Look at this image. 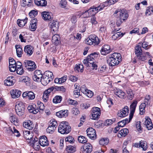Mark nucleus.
I'll use <instances>...</instances> for the list:
<instances>
[{
  "instance_id": "f257e3e1",
  "label": "nucleus",
  "mask_w": 153,
  "mask_h": 153,
  "mask_svg": "<svg viewBox=\"0 0 153 153\" xmlns=\"http://www.w3.org/2000/svg\"><path fill=\"white\" fill-rule=\"evenodd\" d=\"M121 61V57L120 53H114L109 55L107 62L111 66L117 65Z\"/></svg>"
},
{
  "instance_id": "f03ea898",
  "label": "nucleus",
  "mask_w": 153,
  "mask_h": 153,
  "mask_svg": "<svg viewBox=\"0 0 153 153\" xmlns=\"http://www.w3.org/2000/svg\"><path fill=\"white\" fill-rule=\"evenodd\" d=\"M67 124L68 122H61L58 127V132L61 134H68L71 131V127Z\"/></svg>"
},
{
  "instance_id": "7ed1b4c3",
  "label": "nucleus",
  "mask_w": 153,
  "mask_h": 153,
  "mask_svg": "<svg viewBox=\"0 0 153 153\" xmlns=\"http://www.w3.org/2000/svg\"><path fill=\"white\" fill-rule=\"evenodd\" d=\"M15 109L18 115L19 116H22L24 114L25 105L22 102H18L15 105Z\"/></svg>"
},
{
  "instance_id": "20e7f679",
  "label": "nucleus",
  "mask_w": 153,
  "mask_h": 153,
  "mask_svg": "<svg viewBox=\"0 0 153 153\" xmlns=\"http://www.w3.org/2000/svg\"><path fill=\"white\" fill-rule=\"evenodd\" d=\"M24 65L26 69L29 71H33L36 68V66L35 62L31 60H25L24 62Z\"/></svg>"
},
{
  "instance_id": "39448f33",
  "label": "nucleus",
  "mask_w": 153,
  "mask_h": 153,
  "mask_svg": "<svg viewBox=\"0 0 153 153\" xmlns=\"http://www.w3.org/2000/svg\"><path fill=\"white\" fill-rule=\"evenodd\" d=\"M101 114L100 109L98 107H93L92 109V119L96 120Z\"/></svg>"
},
{
  "instance_id": "423d86ee",
  "label": "nucleus",
  "mask_w": 153,
  "mask_h": 153,
  "mask_svg": "<svg viewBox=\"0 0 153 153\" xmlns=\"http://www.w3.org/2000/svg\"><path fill=\"white\" fill-rule=\"evenodd\" d=\"M114 13L117 14V15H119V16L118 17L123 20L126 19L128 17V14L126 11L117 10L115 11Z\"/></svg>"
},
{
  "instance_id": "0eeeda50",
  "label": "nucleus",
  "mask_w": 153,
  "mask_h": 153,
  "mask_svg": "<svg viewBox=\"0 0 153 153\" xmlns=\"http://www.w3.org/2000/svg\"><path fill=\"white\" fill-rule=\"evenodd\" d=\"M49 26L51 30L54 32H56L59 28V23L56 21H51L49 23Z\"/></svg>"
},
{
  "instance_id": "6e6552de",
  "label": "nucleus",
  "mask_w": 153,
  "mask_h": 153,
  "mask_svg": "<svg viewBox=\"0 0 153 153\" xmlns=\"http://www.w3.org/2000/svg\"><path fill=\"white\" fill-rule=\"evenodd\" d=\"M128 107L127 106H126L122 109L118 111L117 115L119 117H123L128 115Z\"/></svg>"
},
{
  "instance_id": "1a4fd4ad",
  "label": "nucleus",
  "mask_w": 153,
  "mask_h": 153,
  "mask_svg": "<svg viewBox=\"0 0 153 153\" xmlns=\"http://www.w3.org/2000/svg\"><path fill=\"white\" fill-rule=\"evenodd\" d=\"M22 96L23 98H26L29 100H32L35 98L34 93L31 91H26L23 93Z\"/></svg>"
},
{
  "instance_id": "9d476101",
  "label": "nucleus",
  "mask_w": 153,
  "mask_h": 153,
  "mask_svg": "<svg viewBox=\"0 0 153 153\" xmlns=\"http://www.w3.org/2000/svg\"><path fill=\"white\" fill-rule=\"evenodd\" d=\"M137 103V101L135 100L133 101L130 105V120L133 117Z\"/></svg>"
},
{
  "instance_id": "9b49d317",
  "label": "nucleus",
  "mask_w": 153,
  "mask_h": 153,
  "mask_svg": "<svg viewBox=\"0 0 153 153\" xmlns=\"http://www.w3.org/2000/svg\"><path fill=\"white\" fill-rule=\"evenodd\" d=\"M92 150V145L89 143L84 144L82 150L83 153H91Z\"/></svg>"
},
{
  "instance_id": "f8f14e48",
  "label": "nucleus",
  "mask_w": 153,
  "mask_h": 153,
  "mask_svg": "<svg viewBox=\"0 0 153 153\" xmlns=\"http://www.w3.org/2000/svg\"><path fill=\"white\" fill-rule=\"evenodd\" d=\"M33 48L30 45H27L25 47L24 51L28 56H30L33 53Z\"/></svg>"
},
{
  "instance_id": "ddd939ff",
  "label": "nucleus",
  "mask_w": 153,
  "mask_h": 153,
  "mask_svg": "<svg viewBox=\"0 0 153 153\" xmlns=\"http://www.w3.org/2000/svg\"><path fill=\"white\" fill-rule=\"evenodd\" d=\"M39 142L40 143V145L42 146H47L49 144L48 139L47 137L44 135L40 137Z\"/></svg>"
},
{
  "instance_id": "4468645a",
  "label": "nucleus",
  "mask_w": 153,
  "mask_h": 153,
  "mask_svg": "<svg viewBox=\"0 0 153 153\" xmlns=\"http://www.w3.org/2000/svg\"><path fill=\"white\" fill-rule=\"evenodd\" d=\"M11 95L13 98H17L19 97L21 94V92L17 89H13L10 91Z\"/></svg>"
},
{
  "instance_id": "2eb2a0df",
  "label": "nucleus",
  "mask_w": 153,
  "mask_h": 153,
  "mask_svg": "<svg viewBox=\"0 0 153 153\" xmlns=\"http://www.w3.org/2000/svg\"><path fill=\"white\" fill-rule=\"evenodd\" d=\"M37 21L36 19L34 18L30 21L29 28L31 31H35L37 28Z\"/></svg>"
},
{
  "instance_id": "dca6fc26",
  "label": "nucleus",
  "mask_w": 153,
  "mask_h": 153,
  "mask_svg": "<svg viewBox=\"0 0 153 153\" xmlns=\"http://www.w3.org/2000/svg\"><path fill=\"white\" fill-rule=\"evenodd\" d=\"M23 126L24 127L29 130L32 129L34 127L33 122L30 120L24 122Z\"/></svg>"
},
{
  "instance_id": "f3484780",
  "label": "nucleus",
  "mask_w": 153,
  "mask_h": 153,
  "mask_svg": "<svg viewBox=\"0 0 153 153\" xmlns=\"http://www.w3.org/2000/svg\"><path fill=\"white\" fill-rule=\"evenodd\" d=\"M144 123L145 125L148 130H150L152 128L153 125L151 119L149 117H146V120Z\"/></svg>"
},
{
  "instance_id": "a211bd4d",
  "label": "nucleus",
  "mask_w": 153,
  "mask_h": 153,
  "mask_svg": "<svg viewBox=\"0 0 153 153\" xmlns=\"http://www.w3.org/2000/svg\"><path fill=\"white\" fill-rule=\"evenodd\" d=\"M110 46L108 45L103 46L101 50V53L103 55H106L110 52Z\"/></svg>"
},
{
  "instance_id": "6ab92c4d",
  "label": "nucleus",
  "mask_w": 153,
  "mask_h": 153,
  "mask_svg": "<svg viewBox=\"0 0 153 153\" xmlns=\"http://www.w3.org/2000/svg\"><path fill=\"white\" fill-rule=\"evenodd\" d=\"M68 111L67 110H61L56 113V115L60 118L66 117L68 116Z\"/></svg>"
},
{
  "instance_id": "aec40b11",
  "label": "nucleus",
  "mask_w": 153,
  "mask_h": 153,
  "mask_svg": "<svg viewBox=\"0 0 153 153\" xmlns=\"http://www.w3.org/2000/svg\"><path fill=\"white\" fill-rule=\"evenodd\" d=\"M114 94L120 98H124L125 97V94L122 90L116 89L114 91Z\"/></svg>"
},
{
  "instance_id": "412c9836",
  "label": "nucleus",
  "mask_w": 153,
  "mask_h": 153,
  "mask_svg": "<svg viewBox=\"0 0 153 153\" xmlns=\"http://www.w3.org/2000/svg\"><path fill=\"white\" fill-rule=\"evenodd\" d=\"M52 42L56 45H58L60 42L59 35L58 34H55L52 37Z\"/></svg>"
},
{
  "instance_id": "4be33fe9",
  "label": "nucleus",
  "mask_w": 153,
  "mask_h": 153,
  "mask_svg": "<svg viewBox=\"0 0 153 153\" xmlns=\"http://www.w3.org/2000/svg\"><path fill=\"white\" fill-rule=\"evenodd\" d=\"M43 19L45 20H50L52 18V15L51 13L43 12L42 13Z\"/></svg>"
},
{
  "instance_id": "5701e85b",
  "label": "nucleus",
  "mask_w": 153,
  "mask_h": 153,
  "mask_svg": "<svg viewBox=\"0 0 153 153\" xmlns=\"http://www.w3.org/2000/svg\"><path fill=\"white\" fill-rule=\"evenodd\" d=\"M91 39L94 45H98L100 42V40L99 38L95 35H91Z\"/></svg>"
},
{
  "instance_id": "b1692460",
  "label": "nucleus",
  "mask_w": 153,
  "mask_h": 153,
  "mask_svg": "<svg viewBox=\"0 0 153 153\" xmlns=\"http://www.w3.org/2000/svg\"><path fill=\"white\" fill-rule=\"evenodd\" d=\"M14 79V77L11 76L8 77L7 78V79L4 80L5 84L7 85L10 86L13 85L14 82L13 81Z\"/></svg>"
},
{
  "instance_id": "393cba45",
  "label": "nucleus",
  "mask_w": 153,
  "mask_h": 153,
  "mask_svg": "<svg viewBox=\"0 0 153 153\" xmlns=\"http://www.w3.org/2000/svg\"><path fill=\"white\" fill-rule=\"evenodd\" d=\"M34 2L36 5L42 7L45 6L47 4V2L45 0H34Z\"/></svg>"
},
{
  "instance_id": "a878e982",
  "label": "nucleus",
  "mask_w": 153,
  "mask_h": 153,
  "mask_svg": "<svg viewBox=\"0 0 153 153\" xmlns=\"http://www.w3.org/2000/svg\"><path fill=\"white\" fill-rule=\"evenodd\" d=\"M32 0H22L21 5L23 7H30L32 4Z\"/></svg>"
},
{
  "instance_id": "bb28decb",
  "label": "nucleus",
  "mask_w": 153,
  "mask_h": 153,
  "mask_svg": "<svg viewBox=\"0 0 153 153\" xmlns=\"http://www.w3.org/2000/svg\"><path fill=\"white\" fill-rule=\"evenodd\" d=\"M135 53L137 57H139L140 55H142V51L140 45H137L135 47Z\"/></svg>"
},
{
  "instance_id": "cd10ccee",
  "label": "nucleus",
  "mask_w": 153,
  "mask_h": 153,
  "mask_svg": "<svg viewBox=\"0 0 153 153\" xmlns=\"http://www.w3.org/2000/svg\"><path fill=\"white\" fill-rule=\"evenodd\" d=\"M15 47L17 56L19 57H21L23 52L22 48L20 47L19 45H16Z\"/></svg>"
},
{
  "instance_id": "c85d7f7f",
  "label": "nucleus",
  "mask_w": 153,
  "mask_h": 153,
  "mask_svg": "<svg viewBox=\"0 0 153 153\" xmlns=\"http://www.w3.org/2000/svg\"><path fill=\"white\" fill-rule=\"evenodd\" d=\"M51 81L50 79H48L47 76H44L42 77L40 82L41 83L44 85H47Z\"/></svg>"
},
{
  "instance_id": "c756f323",
  "label": "nucleus",
  "mask_w": 153,
  "mask_h": 153,
  "mask_svg": "<svg viewBox=\"0 0 153 153\" xmlns=\"http://www.w3.org/2000/svg\"><path fill=\"white\" fill-rule=\"evenodd\" d=\"M109 141V139L106 137L102 138L100 140L99 143L101 145L104 146L107 145Z\"/></svg>"
},
{
  "instance_id": "7c9ffc66",
  "label": "nucleus",
  "mask_w": 153,
  "mask_h": 153,
  "mask_svg": "<svg viewBox=\"0 0 153 153\" xmlns=\"http://www.w3.org/2000/svg\"><path fill=\"white\" fill-rule=\"evenodd\" d=\"M30 146L33 147V148L36 151L39 150L40 148V143L39 142L35 143H31L30 144Z\"/></svg>"
},
{
  "instance_id": "2f4dec72",
  "label": "nucleus",
  "mask_w": 153,
  "mask_h": 153,
  "mask_svg": "<svg viewBox=\"0 0 153 153\" xmlns=\"http://www.w3.org/2000/svg\"><path fill=\"white\" fill-rule=\"evenodd\" d=\"M96 55L95 53H91L88 56L87 59L89 61L90 64L93 63L95 61L94 58H95V55Z\"/></svg>"
},
{
  "instance_id": "473e14b6",
  "label": "nucleus",
  "mask_w": 153,
  "mask_h": 153,
  "mask_svg": "<svg viewBox=\"0 0 153 153\" xmlns=\"http://www.w3.org/2000/svg\"><path fill=\"white\" fill-rule=\"evenodd\" d=\"M27 18H26L24 20H18L17 21L18 25L20 27H23L27 22Z\"/></svg>"
},
{
  "instance_id": "72a5a7b5",
  "label": "nucleus",
  "mask_w": 153,
  "mask_h": 153,
  "mask_svg": "<svg viewBox=\"0 0 153 153\" xmlns=\"http://www.w3.org/2000/svg\"><path fill=\"white\" fill-rule=\"evenodd\" d=\"M20 81L25 83L27 85H29L30 82V78L27 76H23L20 79Z\"/></svg>"
},
{
  "instance_id": "f704fd0d",
  "label": "nucleus",
  "mask_w": 153,
  "mask_h": 153,
  "mask_svg": "<svg viewBox=\"0 0 153 153\" xmlns=\"http://www.w3.org/2000/svg\"><path fill=\"white\" fill-rule=\"evenodd\" d=\"M125 34V33H121L120 32L116 33L113 35L112 37V38L113 40H116L119 37H122Z\"/></svg>"
},
{
  "instance_id": "c9c22d12",
  "label": "nucleus",
  "mask_w": 153,
  "mask_h": 153,
  "mask_svg": "<svg viewBox=\"0 0 153 153\" xmlns=\"http://www.w3.org/2000/svg\"><path fill=\"white\" fill-rule=\"evenodd\" d=\"M88 13L89 15V16H94L96 13H97L98 11L95 9L94 7L91 8L88 10Z\"/></svg>"
},
{
  "instance_id": "e433bc0d",
  "label": "nucleus",
  "mask_w": 153,
  "mask_h": 153,
  "mask_svg": "<svg viewBox=\"0 0 153 153\" xmlns=\"http://www.w3.org/2000/svg\"><path fill=\"white\" fill-rule=\"evenodd\" d=\"M43 76H45V77L47 76L48 78L50 79L51 80H52L53 78L52 72L49 71L45 72Z\"/></svg>"
},
{
  "instance_id": "4c0bfd02",
  "label": "nucleus",
  "mask_w": 153,
  "mask_h": 153,
  "mask_svg": "<svg viewBox=\"0 0 153 153\" xmlns=\"http://www.w3.org/2000/svg\"><path fill=\"white\" fill-rule=\"evenodd\" d=\"M83 66L82 64H79V65H76L74 69L77 72H82L83 71Z\"/></svg>"
},
{
  "instance_id": "58836bf2",
  "label": "nucleus",
  "mask_w": 153,
  "mask_h": 153,
  "mask_svg": "<svg viewBox=\"0 0 153 153\" xmlns=\"http://www.w3.org/2000/svg\"><path fill=\"white\" fill-rule=\"evenodd\" d=\"M27 109L30 112L33 113L34 114H36L39 111V109L37 108H35L33 105L28 106Z\"/></svg>"
},
{
  "instance_id": "ea45409f",
  "label": "nucleus",
  "mask_w": 153,
  "mask_h": 153,
  "mask_svg": "<svg viewBox=\"0 0 153 153\" xmlns=\"http://www.w3.org/2000/svg\"><path fill=\"white\" fill-rule=\"evenodd\" d=\"M66 150L68 153H73L76 151V148L73 146L69 145L67 146Z\"/></svg>"
},
{
  "instance_id": "a19ab883",
  "label": "nucleus",
  "mask_w": 153,
  "mask_h": 153,
  "mask_svg": "<svg viewBox=\"0 0 153 153\" xmlns=\"http://www.w3.org/2000/svg\"><path fill=\"white\" fill-rule=\"evenodd\" d=\"M140 146L143 149V150L145 151L147 149V144L144 141H141L140 142Z\"/></svg>"
},
{
  "instance_id": "79ce46f5",
  "label": "nucleus",
  "mask_w": 153,
  "mask_h": 153,
  "mask_svg": "<svg viewBox=\"0 0 153 153\" xmlns=\"http://www.w3.org/2000/svg\"><path fill=\"white\" fill-rule=\"evenodd\" d=\"M78 140L79 143H85L87 142V140L85 137L82 136H80L78 137Z\"/></svg>"
},
{
  "instance_id": "37998d69",
  "label": "nucleus",
  "mask_w": 153,
  "mask_h": 153,
  "mask_svg": "<svg viewBox=\"0 0 153 153\" xmlns=\"http://www.w3.org/2000/svg\"><path fill=\"white\" fill-rule=\"evenodd\" d=\"M62 97L60 96H56L53 99L54 103H57L60 102L62 100Z\"/></svg>"
},
{
  "instance_id": "c03bdc74",
  "label": "nucleus",
  "mask_w": 153,
  "mask_h": 153,
  "mask_svg": "<svg viewBox=\"0 0 153 153\" xmlns=\"http://www.w3.org/2000/svg\"><path fill=\"white\" fill-rule=\"evenodd\" d=\"M153 12V7H148L145 12V15L148 16H150Z\"/></svg>"
},
{
  "instance_id": "a18cd8bd",
  "label": "nucleus",
  "mask_w": 153,
  "mask_h": 153,
  "mask_svg": "<svg viewBox=\"0 0 153 153\" xmlns=\"http://www.w3.org/2000/svg\"><path fill=\"white\" fill-rule=\"evenodd\" d=\"M37 108L38 109L41 110H43L45 108V106L44 105V104L41 102L38 101L37 102Z\"/></svg>"
},
{
  "instance_id": "49530a36",
  "label": "nucleus",
  "mask_w": 153,
  "mask_h": 153,
  "mask_svg": "<svg viewBox=\"0 0 153 153\" xmlns=\"http://www.w3.org/2000/svg\"><path fill=\"white\" fill-rule=\"evenodd\" d=\"M55 90L54 91H60L62 93L65 92L66 89L63 86H55Z\"/></svg>"
},
{
  "instance_id": "de8ad7c7",
  "label": "nucleus",
  "mask_w": 153,
  "mask_h": 153,
  "mask_svg": "<svg viewBox=\"0 0 153 153\" xmlns=\"http://www.w3.org/2000/svg\"><path fill=\"white\" fill-rule=\"evenodd\" d=\"M84 94L89 98H91L93 95V93L92 91L86 89H85Z\"/></svg>"
},
{
  "instance_id": "09e8293b",
  "label": "nucleus",
  "mask_w": 153,
  "mask_h": 153,
  "mask_svg": "<svg viewBox=\"0 0 153 153\" xmlns=\"http://www.w3.org/2000/svg\"><path fill=\"white\" fill-rule=\"evenodd\" d=\"M57 126V122L55 120V119H52L50 121L49 126L53 127H54L56 128Z\"/></svg>"
},
{
  "instance_id": "8fccbe9b",
  "label": "nucleus",
  "mask_w": 153,
  "mask_h": 153,
  "mask_svg": "<svg viewBox=\"0 0 153 153\" xmlns=\"http://www.w3.org/2000/svg\"><path fill=\"white\" fill-rule=\"evenodd\" d=\"M65 142H68L71 143H73L75 142V140L74 138L71 136H69L66 137L65 139Z\"/></svg>"
},
{
  "instance_id": "3c124183",
  "label": "nucleus",
  "mask_w": 153,
  "mask_h": 153,
  "mask_svg": "<svg viewBox=\"0 0 153 153\" xmlns=\"http://www.w3.org/2000/svg\"><path fill=\"white\" fill-rule=\"evenodd\" d=\"M87 134H96L95 130L92 128H89L86 130Z\"/></svg>"
},
{
  "instance_id": "603ef678",
  "label": "nucleus",
  "mask_w": 153,
  "mask_h": 153,
  "mask_svg": "<svg viewBox=\"0 0 153 153\" xmlns=\"http://www.w3.org/2000/svg\"><path fill=\"white\" fill-rule=\"evenodd\" d=\"M55 128L53 127H51L50 126H48L46 129V131L48 133L52 134L54 131Z\"/></svg>"
},
{
  "instance_id": "864d4df0",
  "label": "nucleus",
  "mask_w": 153,
  "mask_h": 153,
  "mask_svg": "<svg viewBox=\"0 0 153 153\" xmlns=\"http://www.w3.org/2000/svg\"><path fill=\"white\" fill-rule=\"evenodd\" d=\"M10 119V121L12 123L15 125H17L18 120L14 116H11Z\"/></svg>"
},
{
  "instance_id": "5fc2aeb1",
  "label": "nucleus",
  "mask_w": 153,
  "mask_h": 153,
  "mask_svg": "<svg viewBox=\"0 0 153 153\" xmlns=\"http://www.w3.org/2000/svg\"><path fill=\"white\" fill-rule=\"evenodd\" d=\"M38 12L37 11L35 10H32L29 13V16L31 18H34L37 15Z\"/></svg>"
},
{
  "instance_id": "6e6d98bb",
  "label": "nucleus",
  "mask_w": 153,
  "mask_h": 153,
  "mask_svg": "<svg viewBox=\"0 0 153 153\" xmlns=\"http://www.w3.org/2000/svg\"><path fill=\"white\" fill-rule=\"evenodd\" d=\"M115 121V118H114L112 120L109 119L106 120L105 123V125L108 126L111 125Z\"/></svg>"
},
{
  "instance_id": "4d7b16f0",
  "label": "nucleus",
  "mask_w": 153,
  "mask_h": 153,
  "mask_svg": "<svg viewBox=\"0 0 153 153\" xmlns=\"http://www.w3.org/2000/svg\"><path fill=\"white\" fill-rule=\"evenodd\" d=\"M91 35H90L85 40V43L87 45H93V42H92V41L91 39Z\"/></svg>"
},
{
  "instance_id": "13d9d810",
  "label": "nucleus",
  "mask_w": 153,
  "mask_h": 153,
  "mask_svg": "<svg viewBox=\"0 0 153 153\" xmlns=\"http://www.w3.org/2000/svg\"><path fill=\"white\" fill-rule=\"evenodd\" d=\"M16 73L19 75H22L23 74L24 72V71L23 69V68H18V69H16Z\"/></svg>"
},
{
  "instance_id": "bf43d9fd",
  "label": "nucleus",
  "mask_w": 153,
  "mask_h": 153,
  "mask_svg": "<svg viewBox=\"0 0 153 153\" xmlns=\"http://www.w3.org/2000/svg\"><path fill=\"white\" fill-rule=\"evenodd\" d=\"M9 69L11 72H13L15 71L16 69V65H9Z\"/></svg>"
},
{
  "instance_id": "052dcab7",
  "label": "nucleus",
  "mask_w": 153,
  "mask_h": 153,
  "mask_svg": "<svg viewBox=\"0 0 153 153\" xmlns=\"http://www.w3.org/2000/svg\"><path fill=\"white\" fill-rule=\"evenodd\" d=\"M144 103L145 105H148L150 103V97L149 95H147L145 99L144 100Z\"/></svg>"
},
{
  "instance_id": "680f3d73",
  "label": "nucleus",
  "mask_w": 153,
  "mask_h": 153,
  "mask_svg": "<svg viewBox=\"0 0 153 153\" xmlns=\"http://www.w3.org/2000/svg\"><path fill=\"white\" fill-rule=\"evenodd\" d=\"M105 6L103 4H101L99 6L97 7H94L95 9L98 11V12L102 10L105 7Z\"/></svg>"
},
{
  "instance_id": "e2e57ef3",
  "label": "nucleus",
  "mask_w": 153,
  "mask_h": 153,
  "mask_svg": "<svg viewBox=\"0 0 153 153\" xmlns=\"http://www.w3.org/2000/svg\"><path fill=\"white\" fill-rule=\"evenodd\" d=\"M141 123L139 121L136 122V127L138 131L139 132V133H141L140 131H141L142 129L141 128Z\"/></svg>"
},
{
  "instance_id": "0e129e2a",
  "label": "nucleus",
  "mask_w": 153,
  "mask_h": 153,
  "mask_svg": "<svg viewBox=\"0 0 153 153\" xmlns=\"http://www.w3.org/2000/svg\"><path fill=\"white\" fill-rule=\"evenodd\" d=\"M127 97L128 99L131 100L134 97V95L132 91H127Z\"/></svg>"
},
{
  "instance_id": "69168bd1",
  "label": "nucleus",
  "mask_w": 153,
  "mask_h": 153,
  "mask_svg": "<svg viewBox=\"0 0 153 153\" xmlns=\"http://www.w3.org/2000/svg\"><path fill=\"white\" fill-rule=\"evenodd\" d=\"M34 75L38 76H41V77L43 76V75L41 73V71L39 70H36L34 73Z\"/></svg>"
},
{
  "instance_id": "338daca9",
  "label": "nucleus",
  "mask_w": 153,
  "mask_h": 153,
  "mask_svg": "<svg viewBox=\"0 0 153 153\" xmlns=\"http://www.w3.org/2000/svg\"><path fill=\"white\" fill-rule=\"evenodd\" d=\"M128 130L127 128H123L121 129L119 132L118 134H128Z\"/></svg>"
},
{
  "instance_id": "774afa93",
  "label": "nucleus",
  "mask_w": 153,
  "mask_h": 153,
  "mask_svg": "<svg viewBox=\"0 0 153 153\" xmlns=\"http://www.w3.org/2000/svg\"><path fill=\"white\" fill-rule=\"evenodd\" d=\"M67 4L66 1L65 0H62L60 1L59 4L62 7H65Z\"/></svg>"
}]
</instances>
